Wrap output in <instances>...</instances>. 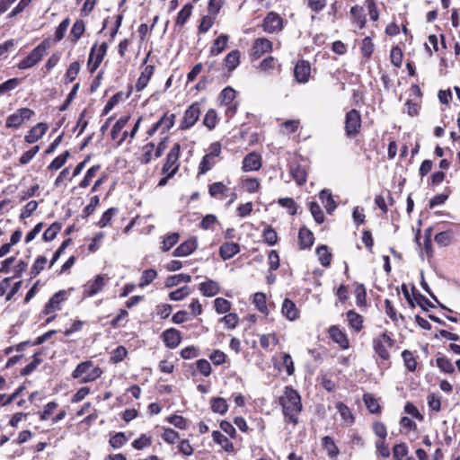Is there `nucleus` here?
<instances>
[{"instance_id":"nucleus-46","label":"nucleus","mask_w":460,"mask_h":460,"mask_svg":"<svg viewBox=\"0 0 460 460\" xmlns=\"http://www.w3.org/2000/svg\"><path fill=\"white\" fill-rule=\"evenodd\" d=\"M364 402L367 406V409L370 411L371 413H378L380 411V407L378 404L377 399L373 396L371 394H364Z\"/></svg>"},{"instance_id":"nucleus-47","label":"nucleus","mask_w":460,"mask_h":460,"mask_svg":"<svg viewBox=\"0 0 460 460\" xmlns=\"http://www.w3.org/2000/svg\"><path fill=\"white\" fill-rule=\"evenodd\" d=\"M211 411L222 415L225 414L227 411L226 400L221 397L211 399Z\"/></svg>"},{"instance_id":"nucleus-31","label":"nucleus","mask_w":460,"mask_h":460,"mask_svg":"<svg viewBox=\"0 0 460 460\" xmlns=\"http://www.w3.org/2000/svg\"><path fill=\"white\" fill-rule=\"evenodd\" d=\"M347 320L349 325H350V327L354 329L355 332H359L362 329L364 319L354 310H349L347 312Z\"/></svg>"},{"instance_id":"nucleus-25","label":"nucleus","mask_w":460,"mask_h":460,"mask_svg":"<svg viewBox=\"0 0 460 460\" xmlns=\"http://www.w3.org/2000/svg\"><path fill=\"white\" fill-rule=\"evenodd\" d=\"M350 14L352 16V22L359 29H362L366 25V14L363 7L355 4L350 9Z\"/></svg>"},{"instance_id":"nucleus-40","label":"nucleus","mask_w":460,"mask_h":460,"mask_svg":"<svg viewBox=\"0 0 460 460\" xmlns=\"http://www.w3.org/2000/svg\"><path fill=\"white\" fill-rule=\"evenodd\" d=\"M218 158L212 157L210 155H205L201 163L199 165V173L204 174L211 170V168L216 165Z\"/></svg>"},{"instance_id":"nucleus-10","label":"nucleus","mask_w":460,"mask_h":460,"mask_svg":"<svg viewBox=\"0 0 460 460\" xmlns=\"http://www.w3.org/2000/svg\"><path fill=\"white\" fill-rule=\"evenodd\" d=\"M181 146L179 143H174L169 154L166 155V160L164 167H162V172H171L177 173L179 170V157H180Z\"/></svg>"},{"instance_id":"nucleus-11","label":"nucleus","mask_w":460,"mask_h":460,"mask_svg":"<svg viewBox=\"0 0 460 460\" xmlns=\"http://www.w3.org/2000/svg\"><path fill=\"white\" fill-rule=\"evenodd\" d=\"M283 26V20L280 14L275 12H270L266 17H264L261 27L263 31L268 33H274L281 31Z\"/></svg>"},{"instance_id":"nucleus-42","label":"nucleus","mask_w":460,"mask_h":460,"mask_svg":"<svg viewBox=\"0 0 460 460\" xmlns=\"http://www.w3.org/2000/svg\"><path fill=\"white\" fill-rule=\"evenodd\" d=\"M316 255H318L321 265L327 267L332 262V254L329 252L326 245H321L316 248Z\"/></svg>"},{"instance_id":"nucleus-24","label":"nucleus","mask_w":460,"mask_h":460,"mask_svg":"<svg viewBox=\"0 0 460 460\" xmlns=\"http://www.w3.org/2000/svg\"><path fill=\"white\" fill-rule=\"evenodd\" d=\"M239 251L240 248L237 243H225L219 247L218 252L223 261H228L237 254Z\"/></svg>"},{"instance_id":"nucleus-26","label":"nucleus","mask_w":460,"mask_h":460,"mask_svg":"<svg viewBox=\"0 0 460 460\" xmlns=\"http://www.w3.org/2000/svg\"><path fill=\"white\" fill-rule=\"evenodd\" d=\"M289 172L296 184L302 185L306 182L307 173L303 166L299 164H291L289 165Z\"/></svg>"},{"instance_id":"nucleus-51","label":"nucleus","mask_w":460,"mask_h":460,"mask_svg":"<svg viewBox=\"0 0 460 460\" xmlns=\"http://www.w3.org/2000/svg\"><path fill=\"white\" fill-rule=\"evenodd\" d=\"M128 441V438L124 432H118L109 440V444L114 449H119L123 447Z\"/></svg>"},{"instance_id":"nucleus-56","label":"nucleus","mask_w":460,"mask_h":460,"mask_svg":"<svg viewBox=\"0 0 460 460\" xmlns=\"http://www.w3.org/2000/svg\"><path fill=\"white\" fill-rule=\"evenodd\" d=\"M253 303L258 311L261 313L267 312V297L265 296L264 293L258 292L254 294Z\"/></svg>"},{"instance_id":"nucleus-8","label":"nucleus","mask_w":460,"mask_h":460,"mask_svg":"<svg viewBox=\"0 0 460 460\" xmlns=\"http://www.w3.org/2000/svg\"><path fill=\"white\" fill-rule=\"evenodd\" d=\"M34 114L35 112L29 108L19 109L8 116L7 120H5V127L18 128L22 126L23 122L29 121Z\"/></svg>"},{"instance_id":"nucleus-55","label":"nucleus","mask_w":460,"mask_h":460,"mask_svg":"<svg viewBox=\"0 0 460 460\" xmlns=\"http://www.w3.org/2000/svg\"><path fill=\"white\" fill-rule=\"evenodd\" d=\"M215 309L218 314H223L231 310V303L226 298L218 297L215 299Z\"/></svg>"},{"instance_id":"nucleus-49","label":"nucleus","mask_w":460,"mask_h":460,"mask_svg":"<svg viewBox=\"0 0 460 460\" xmlns=\"http://www.w3.org/2000/svg\"><path fill=\"white\" fill-rule=\"evenodd\" d=\"M217 123V114L216 110H208L207 111L204 119L203 124L209 129L215 128Z\"/></svg>"},{"instance_id":"nucleus-43","label":"nucleus","mask_w":460,"mask_h":460,"mask_svg":"<svg viewBox=\"0 0 460 460\" xmlns=\"http://www.w3.org/2000/svg\"><path fill=\"white\" fill-rule=\"evenodd\" d=\"M69 157V152L65 151L62 155H58L57 158H55L49 165L48 166V170L51 172H55L59 170L61 167L64 166L65 163L67 161Z\"/></svg>"},{"instance_id":"nucleus-39","label":"nucleus","mask_w":460,"mask_h":460,"mask_svg":"<svg viewBox=\"0 0 460 460\" xmlns=\"http://www.w3.org/2000/svg\"><path fill=\"white\" fill-rule=\"evenodd\" d=\"M336 410H338L341 420H344L346 424L350 425L353 423L354 417L351 410H349L347 405L342 402H338L336 403Z\"/></svg>"},{"instance_id":"nucleus-16","label":"nucleus","mask_w":460,"mask_h":460,"mask_svg":"<svg viewBox=\"0 0 460 460\" xmlns=\"http://www.w3.org/2000/svg\"><path fill=\"white\" fill-rule=\"evenodd\" d=\"M261 167V157L256 153H250L243 160V171L255 172Z\"/></svg>"},{"instance_id":"nucleus-58","label":"nucleus","mask_w":460,"mask_h":460,"mask_svg":"<svg viewBox=\"0 0 460 460\" xmlns=\"http://www.w3.org/2000/svg\"><path fill=\"white\" fill-rule=\"evenodd\" d=\"M262 238L265 243L274 245L277 243V233L271 226H267L262 232Z\"/></svg>"},{"instance_id":"nucleus-4","label":"nucleus","mask_w":460,"mask_h":460,"mask_svg":"<svg viewBox=\"0 0 460 460\" xmlns=\"http://www.w3.org/2000/svg\"><path fill=\"white\" fill-rule=\"evenodd\" d=\"M394 341L386 332H383L373 339L374 351L383 360L390 359V352L388 350L392 349Z\"/></svg>"},{"instance_id":"nucleus-15","label":"nucleus","mask_w":460,"mask_h":460,"mask_svg":"<svg viewBox=\"0 0 460 460\" xmlns=\"http://www.w3.org/2000/svg\"><path fill=\"white\" fill-rule=\"evenodd\" d=\"M198 247L197 238L191 237L186 240L177 247V249L173 250L172 255L177 257H184L190 255L196 250Z\"/></svg>"},{"instance_id":"nucleus-34","label":"nucleus","mask_w":460,"mask_h":460,"mask_svg":"<svg viewBox=\"0 0 460 460\" xmlns=\"http://www.w3.org/2000/svg\"><path fill=\"white\" fill-rule=\"evenodd\" d=\"M191 280V277L187 274H178L172 276L168 279H166L165 281V288H171L172 287H176L180 285L181 283H190Z\"/></svg>"},{"instance_id":"nucleus-20","label":"nucleus","mask_w":460,"mask_h":460,"mask_svg":"<svg viewBox=\"0 0 460 460\" xmlns=\"http://www.w3.org/2000/svg\"><path fill=\"white\" fill-rule=\"evenodd\" d=\"M328 332L333 342L339 344L341 349H347L349 348V340L347 335L341 329L336 326H332L329 328Z\"/></svg>"},{"instance_id":"nucleus-1","label":"nucleus","mask_w":460,"mask_h":460,"mask_svg":"<svg viewBox=\"0 0 460 460\" xmlns=\"http://www.w3.org/2000/svg\"><path fill=\"white\" fill-rule=\"evenodd\" d=\"M279 404L282 408L284 420L296 426L297 424V416H299L302 411L300 394L292 387L287 386L279 397Z\"/></svg>"},{"instance_id":"nucleus-59","label":"nucleus","mask_w":460,"mask_h":460,"mask_svg":"<svg viewBox=\"0 0 460 460\" xmlns=\"http://www.w3.org/2000/svg\"><path fill=\"white\" fill-rule=\"evenodd\" d=\"M190 294V288L188 286H185L183 288H179L178 289L172 291L170 293V299L173 301H180L182 299H185V297L188 296V295Z\"/></svg>"},{"instance_id":"nucleus-61","label":"nucleus","mask_w":460,"mask_h":460,"mask_svg":"<svg viewBox=\"0 0 460 460\" xmlns=\"http://www.w3.org/2000/svg\"><path fill=\"white\" fill-rule=\"evenodd\" d=\"M390 58L393 66L400 67L403 60V52L399 47H394L391 49Z\"/></svg>"},{"instance_id":"nucleus-22","label":"nucleus","mask_w":460,"mask_h":460,"mask_svg":"<svg viewBox=\"0 0 460 460\" xmlns=\"http://www.w3.org/2000/svg\"><path fill=\"white\" fill-rule=\"evenodd\" d=\"M199 290L207 297L215 296L219 292V285L217 281L208 279L199 283Z\"/></svg>"},{"instance_id":"nucleus-32","label":"nucleus","mask_w":460,"mask_h":460,"mask_svg":"<svg viewBox=\"0 0 460 460\" xmlns=\"http://www.w3.org/2000/svg\"><path fill=\"white\" fill-rule=\"evenodd\" d=\"M212 439L221 446L226 452H232L234 449L230 439L219 431L212 432Z\"/></svg>"},{"instance_id":"nucleus-19","label":"nucleus","mask_w":460,"mask_h":460,"mask_svg":"<svg viewBox=\"0 0 460 460\" xmlns=\"http://www.w3.org/2000/svg\"><path fill=\"white\" fill-rule=\"evenodd\" d=\"M229 187H227L223 181H215L208 187V193L211 198L216 199H223L229 193Z\"/></svg>"},{"instance_id":"nucleus-57","label":"nucleus","mask_w":460,"mask_h":460,"mask_svg":"<svg viewBox=\"0 0 460 460\" xmlns=\"http://www.w3.org/2000/svg\"><path fill=\"white\" fill-rule=\"evenodd\" d=\"M402 358L404 360V366L410 372H413L417 367L416 358L413 357L411 351L405 349L402 352Z\"/></svg>"},{"instance_id":"nucleus-30","label":"nucleus","mask_w":460,"mask_h":460,"mask_svg":"<svg viewBox=\"0 0 460 460\" xmlns=\"http://www.w3.org/2000/svg\"><path fill=\"white\" fill-rule=\"evenodd\" d=\"M240 53L237 49L232 50L226 54L224 59V66L228 71H234L239 65Z\"/></svg>"},{"instance_id":"nucleus-23","label":"nucleus","mask_w":460,"mask_h":460,"mask_svg":"<svg viewBox=\"0 0 460 460\" xmlns=\"http://www.w3.org/2000/svg\"><path fill=\"white\" fill-rule=\"evenodd\" d=\"M154 69L153 65H146L144 70L141 71L137 84H135V89H137V92H141L146 87L147 83L153 76Z\"/></svg>"},{"instance_id":"nucleus-50","label":"nucleus","mask_w":460,"mask_h":460,"mask_svg":"<svg viewBox=\"0 0 460 460\" xmlns=\"http://www.w3.org/2000/svg\"><path fill=\"white\" fill-rule=\"evenodd\" d=\"M437 366L438 368H440L441 371L451 374L455 372V366L452 365V362L450 359H448L446 357H438L437 359Z\"/></svg>"},{"instance_id":"nucleus-2","label":"nucleus","mask_w":460,"mask_h":460,"mask_svg":"<svg viewBox=\"0 0 460 460\" xmlns=\"http://www.w3.org/2000/svg\"><path fill=\"white\" fill-rule=\"evenodd\" d=\"M102 371L93 365L91 360L83 361L78 364L73 371V378H81L82 384H88L96 381L101 377Z\"/></svg>"},{"instance_id":"nucleus-36","label":"nucleus","mask_w":460,"mask_h":460,"mask_svg":"<svg viewBox=\"0 0 460 460\" xmlns=\"http://www.w3.org/2000/svg\"><path fill=\"white\" fill-rule=\"evenodd\" d=\"M84 32V21L76 20L72 27V31H70V34H69L70 40H72V41L74 43H75L76 41H78L81 39Z\"/></svg>"},{"instance_id":"nucleus-21","label":"nucleus","mask_w":460,"mask_h":460,"mask_svg":"<svg viewBox=\"0 0 460 460\" xmlns=\"http://www.w3.org/2000/svg\"><path fill=\"white\" fill-rule=\"evenodd\" d=\"M65 296V291H59L58 293H55V295L51 296L49 302L45 304V314H49L51 313H54L56 310L60 309V304L64 301Z\"/></svg>"},{"instance_id":"nucleus-29","label":"nucleus","mask_w":460,"mask_h":460,"mask_svg":"<svg viewBox=\"0 0 460 460\" xmlns=\"http://www.w3.org/2000/svg\"><path fill=\"white\" fill-rule=\"evenodd\" d=\"M319 198L322 204L324 205L327 213L332 214L336 208V204L332 193L329 192L328 190H323L319 194Z\"/></svg>"},{"instance_id":"nucleus-13","label":"nucleus","mask_w":460,"mask_h":460,"mask_svg":"<svg viewBox=\"0 0 460 460\" xmlns=\"http://www.w3.org/2000/svg\"><path fill=\"white\" fill-rule=\"evenodd\" d=\"M312 74V67L306 60L296 62L294 68V76L296 82L299 84H307Z\"/></svg>"},{"instance_id":"nucleus-17","label":"nucleus","mask_w":460,"mask_h":460,"mask_svg":"<svg viewBox=\"0 0 460 460\" xmlns=\"http://www.w3.org/2000/svg\"><path fill=\"white\" fill-rule=\"evenodd\" d=\"M49 126L45 123H38L24 137V141L28 144H34L40 140L45 132L48 131Z\"/></svg>"},{"instance_id":"nucleus-9","label":"nucleus","mask_w":460,"mask_h":460,"mask_svg":"<svg viewBox=\"0 0 460 460\" xmlns=\"http://www.w3.org/2000/svg\"><path fill=\"white\" fill-rule=\"evenodd\" d=\"M361 127V117L357 110H350L345 118V130L349 137L358 134Z\"/></svg>"},{"instance_id":"nucleus-38","label":"nucleus","mask_w":460,"mask_h":460,"mask_svg":"<svg viewBox=\"0 0 460 460\" xmlns=\"http://www.w3.org/2000/svg\"><path fill=\"white\" fill-rule=\"evenodd\" d=\"M322 445L326 449L327 454L331 457H336L340 454L339 448L336 447L333 438L331 437H324L322 438Z\"/></svg>"},{"instance_id":"nucleus-45","label":"nucleus","mask_w":460,"mask_h":460,"mask_svg":"<svg viewBox=\"0 0 460 460\" xmlns=\"http://www.w3.org/2000/svg\"><path fill=\"white\" fill-rule=\"evenodd\" d=\"M129 117H120L119 119L116 120L114 126L112 127L111 130V137L113 140H116L119 138L120 132L122 131V128H124L128 121Z\"/></svg>"},{"instance_id":"nucleus-41","label":"nucleus","mask_w":460,"mask_h":460,"mask_svg":"<svg viewBox=\"0 0 460 460\" xmlns=\"http://www.w3.org/2000/svg\"><path fill=\"white\" fill-rule=\"evenodd\" d=\"M155 278H157V271L153 269L142 271L138 287L140 288H146L147 285L151 284Z\"/></svg>"},{"instance_id":"nucleus-7","label":"nucleus","mask_w":460,"mask_h":460,"mask_svg":"<svg viewBox=\"0 0 460 460\" xmlns=\"http://www.w3.org/2000/svg\"><path fill=\"white\" fill-rule=\"evenodd\" d=\"M236 92L231 87H225L221 93H219V99H221V104L226 107V115L229 118L234 116L237 111V102H235Z\"/></svg>"},{"instance_id":"nucleus-35","label":"nucleus","mask_w":460,"mask_h":460,"mask_svg":"<svg viewBox=\"0 0 460 460\" xmlns=\"http://www.w3.org/2000/svg\"><path fill=\"white\" fill-rule=\"evenodd\" d=\"M155 145L154 143H146L144 147H142V155L139 157V162L141 164H147L152 161L153 157H155Z\"/></svg>"},{"instance_id":"nucleus-33","label":"nucleus","mask_w":460,"mask_h":460,"mask_svg":"<svg viewBox=\"0 0 460 460\" xmlns=\"http://www.w3.org/2000/svg\"><path fill=\"white\" fill-rule=\"evenodd\" d=\"M229 38L226 34H221L215 40L214 44L210 48V55L217 56L224 51L226 48Z\"/></svg>"},{"instance_id":"nucleus-60","label":"nucleus","mask_w":460,"mask_h":460,"mask_svg":"<svg viewBox=\"0 0 460 460\" xmlns=\"http://www.w3.org/2000/svg\"><path fill=\"white\" fill-rule=\"evenodd\" d=\"M80 71V64L77 61L73 62L69 65L66 74H65V79L66 82L73 83Z\"/></svg>"},{"instance_id":"nucleus-63","label":"nucleus","mask_w":460,"mask_h":460,"mask_svg":"<svg viewBox=\"0 0 460 460\" xmlns=\"http://www.w3.org/2000/svg\"><path fill=\"white\" fill-rule=\"evenodd\" d=\"M409 453V448L405 443L396 444L393 447V456L395 460H402Z\"/></svg>"},{"instance_id":"nucleus-64","label":"nucleus","mask_w":460,"mask_h":460,"mask_svg":"<svg viewBox=\"0 0 460 460\" xmlns=\"http://www.w3.org/2000/svg\"><path fill=\"white\" fill-rule=\"evenodd\" d=\"M279 204L284 208H287L289 215L294 216L296 213V204L294 200V199L290 198H283L279 199Z\"/></svg>"},{"instance_id":"nucleus-12","label":"nucleus","mask_w":460,"mask_h":460,"mask_svg":"<svg viewBox=\"0 0 460 460\" xmlns=\"http://www.w3.org/2000/svg\"><path fill=\"white\" fill-rule=\"evenodd\" d=\"M200 115V108L198 102L192 103L184 112L182 120H181L180 128L189 129L198 121Z\"/></svg>"},{"instance_id":"nucleus-53","label":"nucleus","mask_w":460,"mask_h":460,"mask_svg":"<svg viewBox=\"0 0 460 460\" xmlns=\"http://www.w3.org/2000/svg\"><path fill=\"white\" fill-rule=\"evenodd\" d=\"M180 235L178 233H172L164 237V242H162L161 249L164 252L169 251L173 245L177 244L179 242Z\"/></svg>"},{"instance_id":"nucleus-48","label":"nucleus","mask_w":460,"mask_h":460,"mask_svg":"<svg viewBox=\"0 0 460 460\" xmlns=\"http://www.w3.org/2000/svg\"><path fill=\"white\" fill-rule=\"evenodd\" d=\"M275 66L276 59L270 56L261 60L260 65L257 66V70L261 73H269L271 70H274Z\"/></svg>"},{"instance_id":"nucleus-14","label":"nucleus","mask_w":460,"mask_h":460,"mask_svg":"<svg viewBox=\"0 0 460 460\" xmlns=\"http://www.w3.org/2000/svg\"><path fill=\"white\" fill-rule=\"evenodd\" d=\"M272 43L267 38H258L252 47V57L259 58L271 50Z\"/></svg>"},{"instance_id":"nucleus-6","label":"nucleus","mask_w":460,"mask_h":460,"mask_svg":"<svg viewBox=\"0 0 460 460\" xmlns=\"http://www.w3.org/2000/svg\"><path fill=\"white\" fill-rule=\"evenodd\" d=\"M107 43H102L100 46L94 44L92 49H90L87 63L88 70L90 73H93L97 69V67L100 66L103 58L107 53Z\"/></svg>"},{"instance_id":"nucleus-44","label":"nucleus","mask_w":460,"mask_h":460,"mask_svg":"<svg viewBox=\"0 0 460 460\" xmlns=\"http://www.w3.org/2000/svg\"><path fill=\"white\" fill-rule=\"evenodd\" d=\"M192 5L191 4H186L183 8H181L177 15L176 23L179 26H183L187 20L190 19L191 15Z\"/></svg>"},{"instance_id":"nucleus-62","label":"nucleus","mask_w":460,"mask_h":460,"mask_svg":"<svg viewBox=\"0 0 460 460\" xmlns=\"http://www.w3.org/2000/svg\"><path fill=\"white\" fill-rule=\"evenodd\" d=\"M452 232L446 231L438 233L435 236V242L440 246H447L451 243Z\"/></svg>"},{"instance_id":"nucleus-52","label":"nucleus","mask_w":460,"mask_h":460,"mask_svg":"<svg viewBox=\"0 0 460 460\" xmlns=\"http://www.w3.org/2000/svg\"><path fill=\"white\" fill-rule=\"evenodd\" d=\"M309 211H311L312 216L316 223L321 224L325 219L323 213L321 209V207L318 203L312 201L309 203Z\"/></svg>"},{"instance_id":"nucleus-54","label":"nucleus","mask_w":460,"mask_h":460,"mask_svg":"<svg viewBox=\"0 0 460 460\" xmlns=\"http://www.w3.org/2000/svg\"><path fill=\"white\" fill-rule=\"evenodd\" d=\"M100 171V165H93L88 169L85 176H84L82 181L80 182V188H86L89 186L90 182L93 181V179L95 177L96 172Z\"/></svg>"},{"instance_id":"nucleus-3","label":"nucleus","mask_w":460,"mask_h":460,"mask_svg":"<svg viewBox=\"0 0 460 460\" xmlns=\"http://www.w3.org/2000/svg\"><path fill=\"white\" fill-rule=\"evenodd\" d=\"M49 48V43L46 40H43L40 44L33 48L28 56H26L21 60V62H19L17 65L18 68L21 70H25L37 65L42 60L43 57L48 52Z\"/></svg>"},{"instance_id":"nucleus-27","label":"nucleus","mask_w":460,"mask_h":460,"mask_svg":"<svg viewBox=\"0 0 460 460\" xmlns=\"http://www.w3.org/2000/svg\"><path fill=\"white\" fill-rule=\"evenodd\" d=\"M298 238L300 248L302 249H307L311 247L314 240L313 232L304 226L300 228Z\"/></svg>"},{"instance_id":"nucleus-5","label":"nucleus","mask_w":460,"mask_h":460,"mask_svg":"<svg viewBox=\"0 0 460 460\" xmlns=\"http://www.w3.org/2000/svg\"><path fill=\"white\" fill-rule=\"evenodd\" d=\"M108 278L103 275H97L93 279L89 280L83 287V298L92 297L102 292L108 283Z\"/></svg>"},{"instance_id":"nucleus-18","label":"nucleus","mask_w":460,"mask_h":460,"mask_svg":"<svg viewBox=\"0 0 460 460\" xmlns=\"http://www.w3.org/2000/svg\"><path fill=\"white\" fill-rule=\"evenodd\" d=\"M162 340L167 348L175 349L181 342V333L174 328H170L162 332Z\"/></svg>"},{"instance_id":"nucleus-28","label":"nucleus","mask_w":460,"mask_h":460,"mask_svg":"<svg viewBox=\"0 0 460 460\" xmlns=\"http://www.w3.org/2000/svg\"><path fill=\"white\" fill-rule=\"evenodd\" d=\"M281 312L282 314L289 321H295L297 318V309L296 305L288 298L284 299Z\"/></svg>"},{"instance_id":"nucleus-37","label":"nucleus","mask_w":460,"mask_h":460,"mask_svg":"<svg viewBox=\"0 0 460 460\" xmlns=\"http://www.w3.org/2000/svg\"><path fill=\"white\" fill-rule=\"evenodd\" d=\"M175 115L165 113L161 117L159 121L156 122L158 127H160L161 131L165 133L170 130L174 125Z\"/></svg>"}]
</instances>
